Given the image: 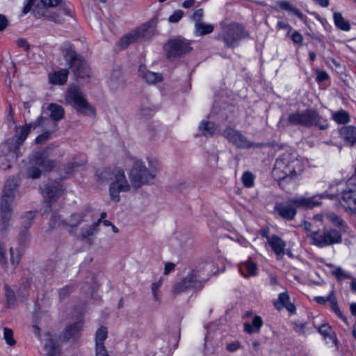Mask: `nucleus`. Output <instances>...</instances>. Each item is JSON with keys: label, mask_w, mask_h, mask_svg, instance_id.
Listing matches in <instances>:
<instances>
[{"label": "nucleus", "mask_w": 356, "mask_h": 356, "mask_svg": "<svg viewBox=\"0 0 356 356\" xmlns=\"http://www.w3.org/2000/svg\"><path fill=\"white\" fill-rule=\"evenodd\" d=\"M47 120L40 116L34 122L26 124L24 126H17L15 136L5 140L0 144V168L7 170L13 166L17 159L22 156L20 145L26 140L32 128L43 126Z\"/></svg>", "instance_id": "nucleus-1"}, {"label": "nucleus", "mask_w": 356, "mask_h": 356, "mask_svg": "<svg viewBox=\"0 0 356 356\" xmlns=\"http://www.w3.org/2000/svg\"><path fill=\"white\" fill-rule=\"evenodd\" d=\"M148 165L141 160H136L129 172V179L131 185L135 188H139L143 185L154 183L157 173L160 170L159 161L154 158H147Z\"/></svg>", "instance_id": "nucleus-2"}, {"label": "nucleus", "mask_w": 356, "mask_h": 356, "mask_svg": "<svg viewBox=\"0 0 356 356\" xmlns=\"http://www.w3.org/2000/svg\"><path fill=\"white\" fill-rule=\"evenodd\" d=\"M303 170V163L296 152H286L279 157L273 170V175L278 181L300 174Z\"/></svg>", "instance_id": "nucleus-3"}, {"label": "nucleus", "mask_w": 356, "mask_h": 356, "mask_svg": "<svg viewBox=\"0 0 356 356\" xmlns=\"http://www.w3.org/2000/svg\"><path fill=\"white\" fill-rule=\"evenodd\" d=\"M321 196L311 197H292L288 200L289 204L276 203L274 211L284 219L293 220L296 215V208L312 209L321 204Z\"/></svg>", "instance_id": "nucleus-4"}, {"label": "nucleus", "mask_w": 356, "mask_h": 356, "mask_svg": "<svg viewBox=\"0 0 356 356\" xmlns=\"http://www.w3.org/2000/svg\"><path fill=\"white\" fill-rule=\"evenodd\" d=\"M341 194L340 204L344 209V211L350 214L356 216V186H346L341 184L333 186L330 188V191H326L325 193L317 195L323 197H329L332 199Z\"/></svg>", "instance_id": "nucleus-5"}, {"label": "nucleus", "mask_w": 356, "mask_h": 356, "mask_svg": "<svg viewBox=\"0 0 356 356\" xmlns=\"http://www.w3.org/2000/svg\"><path fill=\"white\" fill-rule=\"evenodd\" d=\"M288 124L305 127L316 126L321 130L326 129L329 127L327 120L320 115L314 109H306L303 112H295L289 114Z\"/></svg>", "instance_id": "nucleus-6"}, {"label": "nucleus", "mask_w": 356, "mask_h": 356, "mask_svg": "<svg viewBox=\"0 0 356 356\" xmlns=\"http://www.w3.org/2000/svg\"><path fill=\"white\" fill-rule=\"evenodd\" d=\"M63 53L69 67L77 78L88 77L90 71L82 56L78 55L69 42L63 44Z\"/></svg>", "instance_id": "nucleus-7"}, {"label": "nucleus", "mask_w": 356, "mask_h": 356, "mask_svg": "<svg viewBox=\"0 0 356 356\" xmlns=\"http://www.w3.org/2000/svg\"><path fill=\"white\" fill-rule=\"evenodd\" d=\"M109 174V171L106 170L99 176L103 180L111 181L109 186L110 197L113 201L118 202L120 200L119 194L122 192L129 191L131 186L128 183L124 171L115 170L111 175V177L108 178L107 175Z\"/></svg>", "instance_id": "nucleus-8"}, {"label": "nucleus", "mask_w": 356, "mask_h": 356, "mask_svg": "<svg viewBox=\"0 0 356 356\" xmlns=\"http://www.w3.org/2000/svg\"><path fill=\"white\" fill-rule=\"evenodd\" d=\"M156 20L153 19L138 29L122 37L119 42L121 48H127L130 44L141 40L152 38L156 32Z\"/></svg>", "instance_id": "nucleus-9"}, {"label": "nucleus", "mask_w": 356, "mask_h": 356, "mask_svg": "<svg viewBox=\"0 0 356 356\" xmlns=\"http://www.w3.org/2000/svg\"><path fill=\"white\" fill-rule=\"evenodd\" d=\"M85 211L72 213L65 219L62 218L59 214L54 213L49 221V229H53L56 227H63L70 232L76 229L85 220Z\"/></svg>", "instance_id": "nucleus-10"}, {"label": "nucleus", "mask_w": 356, "mask_h": 356, "mask_svg": "<svg viewBox=\"0 0 356 356\" xmlns=\"http://www.w3.org/2000/svg\"><path fill=\"white\" fill-rule=\"evenodd\" d=\"M309 236L312 241V243L318 248L339 243L342 241L339 232L334 229L312 232L309 234Z\"/></svg>", "instance_id": "nucleus-11"}, {"label": "nucleus", "mask_w": 356, "mask_h": 356, "mask_svg": "<svg viewBox=\"0 0 356 356\" xmlns=\"http://www.w3.org/2000/svg\"><path fill=\"white\" fill-rule=\"evenodd\" d=\"M247 36V33L243 26L233 23L222 28V31L219 39H222L225 46L232 48L238 44L239 40Z\"/></svg>", "instance_id": "nucleus-12"}, {"label": "nucleus", "mask_w": 356, "mask_h": 356, "mask_svg": "<svg viewBox=\"0 0 356 356\" xmlns=\"http://www.w3.org/2000/svg\"><path fill=\"white\" fill-rule=\"evenodd\" d=\"M67 100L78 112L88 115H95L94 108L88 104L84 95L78 88L72 86L68 89Z\"/></svg>", "instance_id": "nucleus-13"}, {"label": "nucleus", "mask_w": 356, "mask_h": 356, "mask_svg": "<svg viewBox=\"0 0 356 356\" xmlns=\"http://www.w3.org/2000/svg\"><path fill=\"white\" fill-rule=\"evenodd\" d=\"M222 135L230 143L239 149L260 148L263 147L261 143H255L250 141L240 131L230 126H227Z\"/></svg>", "instance_id": "nucleus-14"}, {"label": "nucleus", "mask_w": 356, "mask_h": 356, "mask_svg": "<svg viewBox=\"0 0 356 356\" xmlns=\"http://www.w3.org/2000/svg\"><path fill=\"white\" fill-rule=\"evenodd\" d=\"M210 266L208 263H202L185 277L181 281L177 283L174 287L175 293H181L190 289H201L203 286L202 281L198 280L197 274L206 267Z\"/></svg>", "instance_id": "nucleus-15"}, {"label": "nucleus", "mask_w": 356, "mask_h": 356, "mask_svg": "<svg viewBox=\"0 0 356 356\" xmlns=\"http://www.w3.org/2000/svg\"><path fill=\"white\" fill-rule=\"evenodd\" d=\"M67 335H39L42 343V356H61L62 343Z\"/></svg>", "instance_id": "nucleus-16"}, {"label": "nucleus", "mask_w": 356, "mask_h": 356, "mask_svg": "<svg viewBox=\"0 0 356 356\" xmlns=\"http://www.w3.org/2000/svg\"><path fill=\"white\" fill-rule=\"evenodd\" d=\"M192 48L190 43L185 40L175 39L170 41L165 46L167 57L174 59L182 54L189 52Z\"/></svg>", "instance_id": "nucleus-17"}, {"label": "nucleus", "mask_w": 356, "mask_h": 356, "mask_svg": "<svg viewBox=\"0 0 356 356\" xmlns=\"http://www.w3.org/2000/svg\"><path fill=\"white\" fill-rule=\"evenodd\" d=\"M14 201L1 199L0 202V225L1 232H6L12 218V204Z\"/></svg>", "instance_id": "nucleus-18"}, {"label": "nucleus", "mask_w": 356, "mask_h": 356, "mask_svg": "<svg viewBox=\"0 0 356 356\" xmlns=\"http://www.w3.org/2000/svg\"><path fill=\"white\" fill-rule=\"evenodd\" d=\"M40 189L43 195L49 202L56 200L61 196L64 192L63 186L60 183L54 181H49L43 184L40 186Z\"/></svg>", "instance_id": "nucleus-19"}, {"label": "nucleus", "mask_w": 356, "mask_h": 356, "mask_svg": "<svg viewBox=\"0 0 356 356\" xmlns=\"http://www.w3.org/2000/svg\"><path fill=\"white\" fill-rule=\"evenodd\" d=\"M99 222H94L90 225L84 227L81 229L79 234V238L81 241H84L90 245H92L94 243L92 236H94L99 232Z\"/></svg>", "instance_id": "nucleus-20"}, {"label": "nucleus", "mask_w": 356, "mask_h": 356, "mask_svg": "<svg viewBox=\"0 0 356 356\" xmlns=\"http://www.w3.org/2000/svg\"><path fill=\"white\" fill-rule=\"evenodd\" d=\"M273 305L278 311L284 308L290 313H294L296 311V307L290 302V297L286 292L280 293L278 298L273 302Z\"/></svg>", "instance_id": "nucleus-21"}, {"label": "nucleus", "mask_w": 356, "mask_h": 356, "mask_svg": "<svg viewBox=\"0 0 356 356\" xmlns=\"http://www.w3.org/2000/svg\"><path fill=\"white\" fill-rule=\"evenodd\" d=\"M138 74L147 83L154 84L162 81V75L161 74L151 72L143 65L138 67Z\"/></svg>", "instance_id": "nucleus-22"}, {"label": "nucleus", "mask_w": 356, "mask_h": 356, "mask_svg": "<svg viewBox=\"0 0 356 356\" xmlns=\"http://www.w3.org/2000/svg\"><path fill=\"white\" fill-rule=\"evenodd\" d=\"M268 243L276 254L277 257H282L284 254V248L286 246L285 242L278 236L273 235L270 237H267Z\"/></svg>", "instance_id": "nucleus-23"}, {"label": "nucleus", "mask_w": 356, "mask_h": 356, "mask_svg": "<svg viewBox=\"0 0 356 356\" xmlns=\"http://www.w3.org/2000/svg\"><path fill=\"white\" fill-rule=\"evenodd\" d=\"M32 162L44 170H50L55 166L54 162L47 159L42 152H35L33 156Z\"/></svg>", "instance_id": "nucleus-24"}, {"label": "nucleus", "mask_w": 356, "mask_h": 356, "mask_svg": "<svg viewBox=\"0 0 356 356\" xmlns=\"http://www.w3.org/2000/svg\"><path fill=\"white\" fill-rule=\"evenodd\" d=\"M341 138L346 143L353 145L356 143V127L353 125L344 126L339 130Z\"/></svg>", "instance_id": "nucleus-25"}, {"label": "nucleus", "mask_w": 356, "mask_h": 356, "mask_svg": "<svg viewBox=\"0 0 356 356\" xmlns=\"http://www.w3.org/2000/svg\"><path fill=\"white\" fill-rule=\"evenodd\" d=\"M276 5L279 7L280 10L288 12L289 14L296 15L302 21H305L307 17L302 13V12L294 7L290 2L287 1H277Z\"/></svg>", "instance_id": "nucleus-26"}, {"label": "nucleus", "mask_w": 356, "mask_h": 356, "mask_svg": "<svg viewBox=\"0 0 356 356\" xmlns=\"http://www.w3.org/2000/svg\"><path fill=\"white\" fill-rule=\"evenodd\" d=\"M69 71L67 69H62L49 73V80L54 85H63L66 83L68 77Z\"/></svg>", "instance_id": "nucleus-27"}, {"label": "nucleus", "mask_w": 356, "mask_h": 356, "mask_svg": "<svg viewBox=\"0 0 356 356\" xmlns=\"http://www.w3.org/2000/svg\"><path fill=\"white\" fill-rule=\"evenodd\" d=\"M17 188V181L14 178L8 179L4 186L3 193L1 199L14 201L15 198V190Z\"/></svg>", "instance_id": "nucleus-28"}, {"label": "nucleus", "mask_w": 356, "mask_h": 356, "mask_svg": "<svg viewBox=\"0 0 356 356\" xmlns=\"http://www.w3.org/2000/svg\"><path fill=\"white\" fill-rule=\"evenodd\" d=\"M238 270L244 277H250L256 275L257 266L252 261H245L239 264Z\"/></svg>", "instance_id": "nucleus-29"}, {"label": "nucleus", "mask_w": 356, "mask_h": 356, "mask_svg": "<svg viewBox=\"0 0 356 356\" xmlns=\"http://www.w3.org/2000/svg\"><path fill=\"white\" fill-rule=\"evenodd\" d=\"M199 130L202 136L211 137L216 134L218 127L217 125L212 122L202 121L199 126Z\"/></svg>", "instance_id": "nucleus-30"}, {"label": "nucleus", "mask_w": 356, "mask_h": 356, "mask_svg": "<svg viewBox=\"0 0 356 356\" xmlns=\"http://www.w3.org/2000/svg\"><path fill=\"white\" fill-rule=\"evenodd\" d=\"M47 110L50 112V118L54 121H59L64 118L63 108L56 104L51 103L47 106Z\"/></svg>", "instance_id": "nucleus-31"}, {"label": "nucleus", "mask_w": 356, "mask_h": 356, "mask_svg": "<svg viewBox=\"0 0 356 356\" xmlns=\"http://www.w3.org/2000/svg\"><path fill=\"white\" fill-rule=\"evenodd\" d=\"M70 10L63 8L47 15V19L55 23L61 24L65 21V16L70 15Z\"/></svg>", "instance_id": "nucleus-32"}, {"label": "nucleus", "mask_w": 356, "mask_h": 356, "mask_svg": "<svg viewBox=\"0 0 356 356\" xmlns=\"http://www.w3.org/2000/svg\"><path fill=\"white\" fill-rule=\"evenodd\" d=\"M107 335H96L95 337V356H109L108 350L104 346Z\"/></svg>", "instance_id": "nucleus-33"}, {"label": "nucleus", "mask_w": 356, "mask_h": 356, "mask_svg": "<svg viewBox=\"0 0 356 356\" xmlns=\"http://www.w3.org/2000/svg\"><path fill=\"white\" fill-rule=\"evenodd\" d=\"M326 218L336 227H339L341 231L346 232L348 229L346 222L338 215L334 213H328Z\"/></svg>", "instance_id": "nucleus-34"}, {"label": "nucleus", "mask_w": 356, "mask_h": 356, "mask_svg": "<svg viewBox=\"0 0 356 356\" xmlns=\"http://www.w3.org/2000/svg\"><path fill=\"white\" fill-rule=\"evenodd\" d=\"M333 19L334 24L338 29L344 31H348L350 29V23L343 17L340 13H334Z\"/></svg>", "instance_id": "nucleus-35"}, {"label": "nucleus", "mask_w": 356, "mask_h": 356, "mask_svg": "<svg viewBox=\"0 0 356 356\" xmlns=\"http://www.w3.org/2000/svg\"><path fill=\"white\" fill-rule=\"evenodd\" d=\"M263 324L262 319L260 316H256L254 317L252 323H244V330L246 332H257Z\"/></svg>", "instance_id": "nucleus-36"}, {"label": "nucleus", "mask_w": 356, "mask_h": 356, "mask_svg": "<svg viewBox=\"0 0 356 356\" xmlns=\"http://www.w3.org/2000/svg\"><path fill=\"white\" fill-rule=\"evenodd\" d=\"M195 35L197 36H203L207 34L211 33L213 31V26L211 24H207L204 22L194 25Z\"/></svg>", "instance_id": "nucleus-37"}, {"label": "nucleus", "mask_w": 356, "mask_h": 356, "mask_svg": "<svg viewBox=\"0 0 356 356\" xmlns=\"http://www.w3.org/2000/svg\"><path fill=\"white\" fill-rule=\"evenodd\" d=\"M332 118L338 124H346L350 121L349 114L343 109L333 112Z\"/></svg>", "instance_id": "nucleus-38"}, {"label": "nucleus", "mask_w": 356, "mask_h": 356, "mask_svg": "<svg viewBox=\"0 0 356 356\" xmlns=\"http://www.w3.org/2000/svg\"><path fill=\"white\" fill-rule=\"evenodd\" d=\"M327 266L331 268V273L335 276L338 281L351 278V276L348 274H346L341 267L335 266L332 264H328Z\"/></svg>", "instance_id": "nucleus-39"}, {"label": "nucleus", "mask_w": 356, "mask_h": 356, "mask_svg": "<svg viewBox=\"0 0 356 356\" xmlns=\"http://www.w3.org/2000/svg\"><path fill=\"white\" fill-rule=\"evenodd\" d=\"M241 180L245 187L252 188L254 184V175L252 172L246 171L243 172Z\"/></svg>", "instance_id": "nucleus-40"}, {"label": "nucleus", "mask_w": 356, "mask_h": 356, "mask_svg": "<svg viewBox=\"0 0 356 356\" xmlns=\"http://www.w3.org/2000/svg\"><path fill=\"white\" fill-rule=\"evenodd\" d=\"M162 281V278H160L159 281L153 282L151 286V289L154 299L156 302H160L161 300V292L159 291V289L161 286Z\"/></svg>", "instance_id": "nucleus-41"}, {"label": "nucleus", "mask_w": 356, "mask_h": 356, "mask_svg": "<svg viewBox=\"0 0 356 356\" xmlns=\"http://www.w3.org/2000/svg\"><path fill=\"white\" fill-rule=\"evenodd\" d=\"M34 218H35V213L34 212H33V211L26 212L22 217V225L26 229H27L32 225Z\"/></svg>", "instance_id": "nucleus-42"}, {"label": "nucleus", "mask_w": 356, "mask_h": 356, "mask_svg": "<svg viewBox=\"0 0 356 356\" xmlns=\"http://www.w3.org/2000/svg\"><path fill=\"white\" fill-rule=\"evenodd\" d=\"M83 331V323L78 321L69 325L65 328V334H76Z\"/></svg>", "instance_id": "nucleus-43"}, {"label": "nucleus", "mask_w": 356, "mask_h": 356, "mask_svg": "<svg viewBox=\"0 0 356 356\" xmlns=\"http://www.w3.org/2000/svg\"><path fill=\"white\" fill-rule=\"evenodd\" d=\"M5 296L6 298L7 304L9 306H13L15 304L16 298L15 292L8 286V285L5 286Z\"/></svg>", "instance_id": "nucleus-44"}, {"label": "nucleus", "mask_w": 356, "mask_h": 356, "mask_svg": "<svg viewBox=\"0 0 356 356\" xmlns=\"http://www.w3.org/2000/svg\"><path fill=\"white\" fill-rule=\"evenodd\" d=\"M203 16H204L203 10L200 8V9L196 10L193 13V15L191 16V19L195 22V24H200V23L203 22H202Z\"/></svg>", "instance_id": "nucleus-45"}, {"label": "nucleus", "mask_w": 356, "mask_h": 356, "mask_svg": "<svg viewBox=\"0 0 356 356\" xmlns=\"http://www.w3.org/2000/svg\"><path fill=\"white\" fill-rule=\"evenodd\" d=\"M325 342L330 346L337 348L338 339L337 335H323Z\"/></svg>", "instance_id": "nucleus-46"}, {"label": "nucleus", "mask_w": 356, "mask_h": 356, "mask_svg": "<svg viewBox=\"0 0 356 356\" xmlns=\"http://www.w3.org/2000/svg\"><path fill=\"white\" fill-rule=\"evenodd\" d=\"M19 242L23 245H26L27 243H29V242L31 240V236H30V234H29V232L26 231V230H23L22 232H21V233L19 234Z\"/></svg>", "instance_id": "nucleus-47"}, {"label": "nucleus", "mask_w": 356, "mask_h": 356, "mask_svg": "<svg viewBox=\"0 0 356 356\" xmlns=\"http://www.w3.org/2000/svg\"><path fill=\"white\" fill-rule=\"evenodd\" d=\"M10 261L12 265L15 268L19 264L20 261V254L19 253L16 254L15 255L13 248H11L10 249Z\"/></svg>", "instance_id": "nucleus-48"}, {"label": "nucleus", "mask_w": 356, "mask_h": 356, "mask_svg": "<svg viewBox=\"0 0 356 356\" xmlns=\"http://www.w3.org/2000/svg\"><path fill=\"white\" fill-rule=\"evenodd\" d=\"M183 16L184 12L181 10H178L169 17V21L171 23L178 22L182 18Z\"/></svg>", "instance_id": "nucleus-49"}, {"label": "nucleus", "mask_w": 356, "mask_h": 356, "mask_svg": "<svg viewBox=\"0 0 356 356\" xmlns=\"http://www.w3.org/2000/svg\"><path fill=\"white\" fill-rule=\"evenodd\" d=\"M51 134L49 131H45L42 134L37 136L35 138V143L37 144H43L50 138Z\"/></svg>", "instance_id": "nucleus-50"}, {"label": "nucleus", "mask_w": 356, "mask_h": 356, "mask_svg": "<svg viewBox=\"0 0 356 356\" xmlns=\"http://www.w3.org/2000/svg\"><path fill=\"white\" fill-rule=\"evenodd\" d=\"M5 245L3 243L0 242V264L6 268V257L5 254Z\"/></svg>", "instance_id": "nucleus-51"}, {"label": "nucleus", "mask_w": 356, "mask_h": 356, "mask_svg": "<svg viewBox=\"0 0 356 356\" xmlns=\"http://www.w3.org/2000/svg\"><path fill=\"white\" fill-rule=\"evenodd\" d=\"M72 288L69 286L63 287L58 291L60 298L64 299L67 298L72 293Z\"/></svg>", "instance_id": "nucleus-52"}, {"label": "nucleus", "mask_w": 356, "mask_h": 356, "mask_svg": "<svg viewBox=\"0 0 356 356\" xmlns=\"http://www.w3.org/2000/svg\"><path fill=\"white\" fill-rule=\"evenodd\" d=\"M291 40L296 44H301L303 40L302 35L298 31L293 32L291 35Z\"/></svg>", "instance_id": "nucleus-53"}, {"label": "nucleus", "mask_w": 356, "mask_h": 356, "mask_svg": "<svg viewBox=\"0 0 356 356\" xmlns=\"http://www.w3.org/2000/svg\"><path fill=\"white\" fill-rule=\"evenodd\" d=\"M29 176L33 179L38 178L40 176L41 170L36 167H33L29 170Z\"/></svg>", "instance_id": "nucleus-54"}, {"label": "nucleus", "mask_w": 356, "mask_h": 356, "mask_svg": "<svg viewBox=\"0 0 356 356\" xmlns=\"http://www.w3.org/2000/svg\"><path fill=\"white\" fill-rule=\"evenodd\" d=\"M318 330L319 334H330L332 332L331 327L327 323L322 324L319 326Z\"/></svg>", "instance_id": "nucleus-55"}, {"label": "nucleus", "mask_w": 356, "mask_h": 356, "mask_svg": "<svg viewBox=\"0 0 356 356\" xmlns=\"http://www.w3.org/2000/svg\"><path fill=\"white\" fill-rule=\"evenodd\" d=\"M17 293L19 297H21L23 300H26L28 297L26 285L24 284L21 286L18 289Z\"/></svg>", "instance_id": "nucleus-56"}, {"label": "nucleus", "mask_w": 356, "mask_h": 356, "mask_svg": "<svg viewBox=\"0 0 356 356\" xmlns=\"http://www.w3.org/2000/svg\"><path fill=\"white\" fill-rule=\"evenodd\" d=\"M61 0H41L42 3L47 7H54L60 3Z\"/></svg>", "instance_id": "nucleus-57"}, {"label": "nucleus", "mask_w": 356, "mask_h": 356, "mask_svg": "<svg viewBox=\"0 0 356 356\" xmlns=\"http://www.w3.org/2000/svg\"><path fill=\"white\" fill-rule=\"evenodd\" d=\"M35 0H26V4L24 5V8H23V10H22V13L24 15L28 13L32 6L33 5L34 2H35Z\"/></svg>", "instance_id": "nucleus-58"}, {"label": "nucleus", "mask_w": 356, "mask_h": 356, "mask_svg": "<svg viewBox=\"0 0 356 356\" xmlns=\"http://www.w3.org/2000/svg\"><path fill=\"white\" fill-rule=\"evenodd\" d=\"M329 76L327 73L325 71H318L317 72L316 80L318 81H323L328 79Z\"/></svg>", "instance_id": "nucleus-59"}, {"label": "nucleus", "mask_w": 356, "mask_h": 356, "mask_svg": "<svg viewBox=\"0 0 356 356\" xmlns=\"http://www.w3.org/2000/svg\"><path fill=\"white\" fill-rule=\"evenodd\" d=\"M240 348V343L238 341L232 342L227 345V350L233 352L238 350Z\"/></svg>", "instance_id": "nucleus-60"}, {"label": "nucleus", "mask_w": 356, "mask_h": 356, "mask_svg": "<svg viewBox=\"0 0 356 356\" xmlns=\"http://www.w3.org/2000/svg\"><path fill=\"white\" fill-rule=\"evenodd\" d=\"M8 26V19L3 15L0 14V31H3Z\"/></svg>", "instance_id": "nucleus-61"}, {"label": "nucleus", "mask_w": 356, "mask_h": 356, "mask_svg": "<svg viewBox=\"0 0 356 356\" xmlns=\"http://www.w3.org/2000/svg\"><path fill=\"white\" fill-rule=\"evenodd\" d=\"M17 45L19 47L24 49L26 51H29V44L28 42L26 41V40H25V39H23V38L19 39L17 40Z\"/></svg>", "instance_id": "nucleus-62"}, {"label": "nucleus", "mask_w": 356, "mask_h": 356, "mask_svg": "<svg viewBox=\"0 0 356 356\" xmlns=\"http://www.w3.org/2000/svg\"><path fill=\"white\" fill-rule=\"evenodd\" d=\"M175 268V264H173L172 262L166 263L165 265V268H164V272H163L164 275H168V273H170V272L174 270Z\"/></svg>", "instance_id": "nucleus-63"}, {"label": "nucleus", "mask_w": 356, "mask_h": 356, "mask_svg": "<svg viewBox=\"0 0 356 356\" xmlns=\"http://www.w3.org/2000/svg\"><path fill=\"white\" fill-rule=\"evenodd\" d=\"M3 339L9 346H13L16 343V341L13 338V335H3Z\"/></svg>", "instance_id": "nucleus-64"}]
</instances>
